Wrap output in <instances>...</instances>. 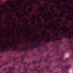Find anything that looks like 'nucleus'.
Listing matches in <instances>:
<instances>
[{
  "instance_id": "nucleus-1",
  "label": "nucleus",
  "mask_w": 73,
  "mask_h": 73,
  "mask_svg": "<svg viewBox=\"0 0 73 73\" xmlns=\"http://www.w3.org/2000/svg\"><path fill=\"white\" fill-rule=\"evenodd\" d=\"M73 16V11L72 12V15L70 17H68V16H66L67 20H72V18H71V16Z\"/></svg>"
},
{
  "instance_id": "nucleus-2",
  "label": "nucleus",
  "mask_w": 73,
  "mask_h": 73,
  "mask_svg": "<svg viewBox=\"0 0 73 73\" xmlns=\"http://www.w3.org/2000/svg\"><path fill=\"white\" fill-rule=\"evenodd\" d=\"M30 5L31 6V7H32V4L31 3V2H30V3H28L26 5V6H29Z\"/></svg>"
},
{
  "instance_id": "nucleus-3",
  "label": "nucleus",
  "mask_w": 73,
  "mask_h": 73,
  "mask_svg": "<svg viewBox=\"0 0 73 73\" xmlns=\"http://www.w3.org/2000/svg\"><path fill=\"white\" fill-rule=\"evenodd\" d=\"M32 8H29V9H28V11H29L30 12H31V11H32Z\"/></svg>"
},
{
  "instance_id": "nucleus-4",
  "label": "nucleus",
  "mask_w": 73,
  "mask_h": 73,
  "mask_svg": "<svg viewBox=\"0 0 73 73\" xmlns=\"http://www.w3.org/2000/svg\"><path fill=\"white\" fill-rule=\"evenodd\" d=\"M66 11L65 10V11H62V14H65V12H66Z\"/></svg>"
},
{
  "instance_id": "nucleus-5",
  "label": "nucleus",
  "mask_w": 73,
  "mask_h": 73,
  "mask_svg": "<svg viewBox=\"0 0 73 73\" xmlns=\"http://www.w3.org/2000/svg\"><path fill=\"white\" fill-rule=\"evenodd\" d=\"M32 19H35V15H34V16L32 17Z\"/></svg>"
},
{
  "instance_id": "nucleus-6",
  "label": "nucleus",
  "mask_w": 73,
  "mask_h": 73,
  "mask_svg": "<svg viewBox=\"0 0 73 73\" xmlns=\"http://www.w3.org/2000/svg\"><path fill=\"white\" fill-rule=\"evenodd\" d=\"M64 8H65V9H68V8H69V7H64Z\"/></svg>"
},
{
  "instance_id": "nucleus-7",
  "label": "nucleus",
  "mask_w": 73,
  "mask_h": 73,
  "mask_svg": "<svg viewBox=\"0 0 73 73\" xmlns=\"http://www.w3.org/2000/svg\"><path fill=\"white\" fill-rule=\"evenodd\" d=\"M41 9V10H42L43 11L44 10V8H42Z\"/></svg>"
},
{
  "instance_id": "nucleus-8",
  "label": "nucleus",
  "mask_w": 73,
  "mask_h": 73,
  "mask_svg": "<svg viewBox=\"0 0 73 73\" xmlns=\"http://www.w3.org/2000/svg\"><path fill=\"white\" fill-rule=\"evenodd\" d=\"M56 40H60V38H58V37L57 38H56Z\"/></svg>"
},
{
  "instance_id": "nucleus-9",
  "label": "nucleus",
  "mask_w": 73,
  "mask_h": 73,
  "mask_svg": "<svg viewBox=\"0 0 73 73\" xmlns=\"http://www.w3.org/2000/svg\"><path fill=\"white\" fill-rule=\"evenodd\" d=\"M35 0H34L33 1V3H35Z\"/></svg>"
},
{
  "instance_id": "nucleus-10",
  "label": "nucleus",
  "mask_w": 73,
  "mask_h": 73,
  "mask_svg": "<svg viewBox=\"0 0 73 73\" xmlns=\"http://www.w3.org/2000/svg\"><path fill=\"white\" fill-rule=\"evenodd\" d=\"M3 46H0V48H3Z\"/></svg>"
},
{
  "instance_id": "nucleus-11",
  "label": "nucleus",
  "mask_w": 73,
  "mask_h": 73,
  "mask_svg": "<svg viewBox=\"0 0 73 73\" xmlns=\"http://www.w3.org/2000/svg\"><path fill=\"white\" fill-rule=\"evenodd\" d=\"M40 15H41V16H43V15H42V13Z\"/></svg>"
},
{
  "instance_id": "nucleus-12",
  "label": "nucleus",
  "mask_w": 73,
  "mask_h": 73,
  "mask_svg": "<svg viewBox=\"0 0 73 73\" xmlns=\"http://www.w3.org/2000/svg\"><path fill=\"white\" fill-rule=\"evenodd\" d=\"M63 8H64V7L63 6H62V9H63Z\"/></svg>"
},
{
  "instance_id": "nucleus-13",
  "label": "nucleus",
  "mask_w": 73,
  "mask_h": 73,
  "mask_svg": "<svg viewBox=\"0 0 73 73\" xmlns=\"http://www.w3.org/2000/svg\"><path fill=\"white\" fill-rule=\"evenodd\" d=\"M44 13H45V14H46V11H45V12H44Z\"/></svg>"
},
{
  "instance_id": "nucleus-14",
  "label": "nucleus",
  "mask_w": 73,
  "mask_h": 73,
  "mask_svg": "<svg viewBox=\"0 0 73 73\" xmlns=\"http://www.w3.org/2000/svg\"><path fill=\"white\" fill-rule=\"evenodd\" d=\"M1 1H0V3H1Z\"/></svg>"
},
{
  "instance_id": "nucleus-15",
  "label": "nucleus",
  "mask_w": 73,
  "mask_h": 73,
  "mask_svg": "<svg viewBox=\"0 0 73 73\" xmlns=\"http://www.w3.org/2000/svg\"><path fill=\"white\" fill-rule=\"evenodd\" d=\"M69 38H71V37H70V36H69Z\"/></svg>"
},
{
  "instance_id": "nucleus-16",
  "label": "nucleus",
  "mask_w": 73,
  "mask_h": 73,
  "mask_svg": "<svg viewBox=\"0 0 73 73\" xmlns=\"http://www.w3.org/2000/svg\"><path fill=\"white\" fill-rule=\"evenodd\" d=\"M65 1V0H64V1Z\"/></svg>"
},
{
  "instance_id": "nucleus-17",
  "label": "nucleus",
  "mask_w": 73,
  "mask_h": 73,
  "mask_svg": "<svg viewBox=\"0 0 73 73\" xmlns=\"http://www.w3.org/2000/svg\"><path fill=\"white\" fill-rule=\"evenodd\" d=\"M36 20H37V21H38V19H37Z\"/></svg>"
}]
</instances>
